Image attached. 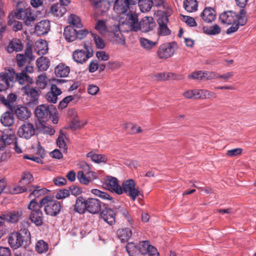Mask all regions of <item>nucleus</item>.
<instances>
[{
	"label": "nucleus",
	"instance_id": "nucleus-1",
	"mask_svg": "<svg viewBox=\"0 0 256 256\" xmlns=\"http://www.w3.org/2000/svg\"><path fill=\"white\" fill-rule=\"evenodd\" d=\"M126 20L121 19L120 24L122 26L126 25L128 30L138 32L140 30L143 32L152 30L156 24L152 16H144L139 22L138 15L136 13L126 14Z\"/></svg>",
	"mask_w": 256,
	"mask_h": 256
},
{
	"label": "nucleus",
	"instance_id": "nucleus-2",
	"mask_svg": "<svg viewBox=\"0 0 256 256\" xmlns=\"http://www.w3.org/2000/svg\"><path fill=\"white\" fill-rule=\"evenodd\" d=\"M24 80H27L29 82H32V80L24 73L16 75L13 69L9 70L7 72H1L0 74V92L7 90L10 86H12L15 82H18L20 84H22Z\"/></svg>",
	"mask_w": 256,
	"mask_h": 256
},
{
	"label": "nucleus",
	"instance_id": "nucleus-3",
	"mask_svg": "<svg viewBox=\"0 0 256 256\" xmlns=\"http://www.w3.org/2000/svg\"><path fill=\"white\" fill-rule=\"evenodd\" d=\"M31 236L28 229L21 228L18 232L10 233L8 236V242L10 247L16 250L20 248L24 242H30Z\"/></svg>",
	"mask_w": 256,
	"mask_h": 256
},
{
	"label": "nucleus",
	"instance_id": "nucleus-4",
	"mask_svg": "<svg viewBox=\"0 0 256 256\" xmlns=\"http://www.w3.org/2000/svg\"><path fill=\"white\" fill-rule=\"evenodd\" d=\"M220 19L222 24L230 25L238 21L240 26H244L247 22L246 12L244 9H241L239 14L230 10L224 12L220 16Z\"/></svg>",
	"mask_w": 256,
	"mask_h": 256
},
{
	"label": "nucleus",
	"instance_id": "nucleus-5",
	"mask_svg": "<svg viewBox=\"0 0 256 256\" xmlns=\"http://www.w3.org/2000/svg\"><path fill=\"white\" fill-rule=\"evenodd\" d=\"M40 204L44 207L46 214L51 216H56L60 212L62 206L60 202L50 196H45L40 200Z\"/></svg>",
	"mask_w": 256,
	"mask_h": 256
},
{
	"label": "nucleus",
	"instance_id": "nucleus-6",
	"mask_svg": "<svg viewBox=\"0 0 256 256\" xmlns=\"http://www.w3.org/2000/svg\"><path fill=\"white\" fill-rule=\"evenodd\" d=\"M41 208L40 202H37L34 198L30 202L28 206V209L31 210L29 216L30 220L38 226L43 224L44 216Z\"/></svg>",
	"mask_w": 256,
	"mask_h": 256
},
{
	"label": "nucleus",
	"instance_id": "nucleus-7",
	"mask_svg": "<svg viewBox=\"0 0 256 256\" xmlns=\"http://www.w3.org/2000/svg\"><path fill=\"white\" fill-rule=\"evenodd\" d=\"M56 112V108L54 105L43 104L36 108L34 114L40 121L44 122L47 121L50 117Z\"/></svg>",
	"mask_w": 256,
	"mask_h": 256
},
{
	"label": "nucleus",
	"instance_id": "nucleus-8",
	"mask_svg": "<svg viewBox=\"0 0 256 256\" xmlns=\"http://www.w3.org/2000/svg\"><path fill=\"white\" fill-rule=\"evenodd\" d=\"M14 15L18 19L22 20L26 26H31L36 18L30 7L17 8Z\"/></svg>",
	"mask_w": 256,
	"mask_h": 256
},
{
	"label": "nucleus",
	"instance_id": "nucleus-9",
	"mask_svg": "<svg viewBox=\"0 0 256 256\" xmlns=\"http://www.w3.org/2000/svg\"><path fill=\"white\" fill-rule=\"evenodd\" d=\"M84 50L78 49L72 53V59L78 64H83L93 56V50L90 46L84 44Z\"/></svg>",
	"mask_w": 256,
	"mask_h": 256
},
{
	"label": "nucleus",
	"instance_id": "nucleus-10",
	"mask_svg": "<svg viewBox=\"0 0 256 256\" xmlns=\"http://www.w3.org/2000/svg\"><path fill=\"white\" fill-rule=\"evenodd\" d=\"M121 190L122 194H126L132 200H135L136 197L140 194V190L136 188V183L132 179L124 182Z\"/></svg>",
	"mask_w": 256,
	"mask_h": 256
},
{
	"label": "nucleus",
	"instance_id": "nucleus-11",
	"mask_svg": "<svg viewBox=\"0 0 256 256\" xmlns=\"http://www.w3.org/2000/svg\"><path fill=\"white\" fill-rule=\"evenodd\" d=\"M176 43L166 42L161 44L156 52V56L160 59H167L170 58L174 53Z\"/></svg>",
	"mask_w": 256,
	"mask_h": 256
},
{
	"label": "nucleus",
	"instance_id": "nucleus-12",
	"mask_svg": "<svg viewBox=\"0 0 256 256\" xmlns=\"http://www.w3.org/2000/svg\"><path fill=\"white\" fill-rule=\"evenodd\" d=\"M22 90L26 96V103L30 106H32L38 103L39 91L37 88H30L28 84Z\"/></svg>",
	"mask_w": 256,
	"mask_h": 256
},
{
	"label": "nucleus",
	"instance_id": "nucleus-13",
	"mask_svg": "<svg viewBox=\"0 0 256 256\" xmlns=\"http://www.w3.org/2000/svg\"><path fill=\"white\" fill-rule=\"evenodd\" d=\"M54 82H56V84H52L50 91L46 94L45 97L48 102L56 104L57 102L58 96H60L62 92L60 89L57 87L56 84L64 83L66 81L62 79H54Z\"/></svg>",
	"mask_w": 256,
	"mask_h": 256
},
{
	"label": "nucleus",
	"instance_id": "nucleus-14",
	"mask_svg": "<svg viewBox=\"0 0 256 256\" xmlns=\"http://www.w3.org/2000/svg\"><path fill=\"white\" fill-rule=\"evenodd\" d=\"M130 4H128L126 0H116L114 4V10L115 12L119 14L124 15V16L120 18L119 20V24L120 26H123L120 24V20L121 19L126 20V15L134 13V12H131L127 13L128 10H130Z\"/></svg>",
	"mask_w": 256,
	"mask_h": 256
},
{
	"label": "nucleus",
	"instance_id": "nucleus-15",
	"mask_svg": "<svg viewBox=\"0 0 256 256\" xmlns=\"http://www.w3.org/2000/svg\"><path fill=\"white\" fill-rule=\"evenodd\" d=\"M124 26H126V30H128L126 25L120 26L119 24L111 28L110 32H111L110 36L112 42L120 45H124L126 44L124 38L120 30V29L122 28Z\"/></svg>",
	"mask_w": 256,
	"mask_h": 256
},
{
	"label": "nucleus",
	"instance_id": "nucleus-16",
	"mask_svg": "<svg viewBox=\"0 0 256 256\" xmlns=\"http://www.w3.org/2000/svg\"><path fill=\"white\" fill-rule=\"evenodd\" d=\"M35 134V129L32 124L24 122L18 128V134L20 138L29 139Z\"/></svg>",
	"mask_w": 256,
	"mask_h": 256
},
{
	"label": "nucleus",
	"instance_id": "nucleus-17",
	"mask_svg": "<svg viewBox=\"0 0 256 256\" xmlns=\"http://www.w3.org/2000/svg\"><path fill=\"white\" fill-rule=\"evenodd\" d=\"M158 24V34L160 36H166L170 34L171 31L168 28L167 24L168 21L166 15H162L157 20Z\"/></svg>",
	"mask_w": 256,
	"mask_h": 256
},
{
	"label": "nucleus",
	"instance_id": "nucleus-18",
	"mask_svg": "<svg viewBox=\"0 0 256 256\" xmlns=\"http://www.w3.org/2000/svg\"><path fill=\"white\" fill-rule=\"evenodd\" d=\"M87 212L92 214H98L102 209V202L96 198H89L87 200Z\"/></svg>",
	"mask_w": 256,
	"mask_h": 256
},
{
	"label": "nucleus",
	"instance_id": "nucleus-19",
	"mask_svg": "<svg viewBox=\"0 0 256 256\" xmlns=\"http://www.w3.org/2000/svg\"><path fill=\"white\" fill-rule=\"evenodd\" d=\"M106 185L108 188L114 192L118 194H122L121 186L118 184V180L116 178L108 176L106 180Z\"/></svg>",
	"mask_w": 256,
	"mask_h": 256
},
{
	"label": "nucleus",
	"instance_id": "nucleus-20",
	"mask_svg": "<svg viewBox=\"0 0 256 256\" xmlns=\"http://www.w3.org/2000/svg\"><path fill=\"white\" fill-rule=\"evenodd\" d=\"M23 48L24 45L22 42L18 38H14L9 42L6 50L9 54H12L14 52H21Z\"/></svg>",
	"mask_w": 256,
	"mask_h": 256
},
{
	"label": "nucleus",
	"instance_id": "nucleus-21",
	"mask_svg": "<svg viewBox=\"0 0 256 256\" xmlns=\"http://www.w3.org/2000/svg\"><path fill=\"white\" fill-rule=\"evenodd\" d=\"M200 16L204 22L210 23L215 20L216 12L213 8L206 7L201 13Z\"/></svg>",
	"mask_w": 256,
	"mask_h": 256
},
{
	"label": "nucleus",
	"instance_id": "nucleus-22",
	"mask_svg": "<svg viewBox=\"0 0 256 256\" xmlns=\"http://www.w3.org/2000/svg\"><path fill=\"white\" fill-rule=\"evenodd\" d=\"M114 210L110 208H106L100 214V216L104 220L111 226L116 222Z\"/></svg>",
	"mask_w": 256,
	"mask_h": 256
},
{
	"label": "nucleus",
	"instance_id": "nucleus-23",
	"mask_svg": "<svg viewBox=\"0 0 256 256\" xmlns=\"http://www.w3.org/2000/svg\"><path fill=\"white\" fill-rule=\"evenodd\" d=\"M50 23L48 20H42L38 22L35 26V30L39 36H42L48 33L50 30Z\"/></svg>",
	"mask_w": 256,
	"mask_h": 256
},
{
	"label": "nucleus",
	"instance_id": "nucleus-24",
	"mask_svg": "<svg viewBox=\"0 0 256 256\" xmlns=\"http://www.w3.org/2000/svg\"><path fill=\"white\" fill-rule=\"evenodd\" d=\"M87 200H86L82 196L78 197L74 205V210L80 214H82L87 211Z\"/></svg>",
	"mask_w": 256,
	"mask_h": 256
},
{
	"label": "nucleus",
	"instance_id": "nucleus-25",
	"mask_svg": "<svg viewBox=\"0 0 256 256\" xmlns=\"http://www.w3.org/2000/svg\"><path fill=\"white\" fill-rule=\"evenodd\" d=\"M66 6L64 5L61 2L57 3L51 7L50 12L54 16L60 18L66 12Z\"/></svg>",
	"mask_w": 256,
	"mask_h": 256
},
{
	"label": "nucleus",
	"instance_id": "nucleus-26",
	"mask_svg": "<svg viewBox=\"0 0 256 256\" xmlns=\"http://www.w3.org/2000/svg\"><path fill=\"white\" fill-rule=\"evenodd\" d=\"M70 68L65 64L61 63L58 64L55 68L54 73L57 77L66 78L70 74Z\"/></svg>",
	"mask_w": 256,
	"mask_h": 256
},
{
	"label": "nucleus",
	"instance_id": "nucleus-27",
	"mask_svg": "<svg viewBox=\"0 0 256 256\" xmlns=\"http://www.w3.org/2000/svg\"><path fill=\"white\" fill-rule=\"evenodd\" d=\"M15 113L17 118L20 120H26L30 116V111L26 106L20 105L16 108Z\"/></svg>",
	"mask_w": 256,
	"mask_h": 256
},
{
	"label": "nucleus",
	"instance_id": "nucleus-28",
	"mask_svg": "<svg viewBox=\"0 0 256 256\" xmlns=\"http://www.w3.org/2000/svg\"><path fill=\"white\" fill-rule=\"evenodd\" d=\"M34 50L39 55L46 54L48 52V46L46 40H38L34 45Z\"/></svg>",
	"mask_w": 256,
	"mask_h": 256
},
{
	"label": "nucleus",
	"instance_id": "nucleus-29",
	"mask_svg": "<svg viewBox=\"0 0 256 256\" xmlns=\"http://www.w3.org/2000/svg\"><path fill=\"white\" fill-rule=\"evenodd\" d=\"M2 141L4 144L12 146L13 144L17 141V138L12 130L9 129L7 133L2 134Z\"/></svg>",
	"mask_w": 256,
	"mask_h": 256
},
{
	"label": "nucleus",
	"instance_id": "nucleus-30",
	"mask_svg": "<svg viewBox=\"0 0 256 256\" xmlns=\"http://www.w3.org/2000/svg\"><path fill=\"white\" fill-rule=\"evenodd\" d=\"M196 95L197 100L198 99H210L211 98H216V93L206 89H196Z\"/></svg>",
	"mask_w": 256,
	"mask_h": 256
},
{
	"label": "nucleus",
	"instance_id": "nucleus-31",
	"mask_svg": "<svg viewBox=\"0 0 256 256\" xmlns=\"http://www.w3.org/2000/svg\"><path fill=\"white\" fill-rule=\"evenodd\" d=\"M64 36L68 42H73L76 39V30L71 26H67L64 30Z\"/></svg>",
	"mask_w": 256,
	"mask_h": 256
},
{
	"label": "nucleus",
	"instance_id": "nucleus-32",
	"mask_svg": "<svg viewBox=\"0 0 256 256\" xmlns=\"http://www.w3.org/2000/svg\"><path fill=\"white\" fill-rule=\"evenodd\" d=\"M0 122L4 126H10L14 123L13 114L10 112H4L0 118Z\"/></svg>",
	"mask_w": 256,
	"mask_h": 256
},
{
	"label": "nucleus",
	"instance_id": "nucleus-33",
	"mask_svg": "<svg viewBox=\"0 0 256 256\" xmlns=\"http://www.w3.org/2000/svg\"><path fill=\"white\" fill-rule=\"evenodd\" d=\"M117 235L122 242L128 241L132 236V232L129 228L119 229L117 232Z\"/></svg>",
	"mask_w": 256,
	"mask_h": 256
},
{
	"label": "nucleus",
	"instance_id": "nucleus-34",
	"mask_svg": "<svg viewBox=\"0 0 256 256\" xmlns=\"http://www.w3.org/2000/svg\"><path fill=\"white\" fill-rule=\"evenodd\" d=\"M36 64L40 71L46 70L50 66V61L46 57L42 56L36 60Z\"/></svg>",
	"mask_w": 256,
	"mask_h": 256
},
{
	"label": "nucleus",
	"instance_id": "nucleus-35",
	"mask_svg": "<svg viewBox=\"0 0 256 256\" xmlns=\"http://www.w3.org/2000/svg\"><path fill=\"white\" fill-rule=\"evenodd\" d=\"M86 156L87 158H90L93 162L96 163L105 162L107 160L106 156L96 154L92 152L88 153Z\"/></svg>",
	"mask_w": 256,
	"mask_h": 256
},
{
	"label": "nucleus",
	"instance_id": "nucleus-36",
	"mask_svg": "<svg viewBox=\"0 0 256 256\" xmlns=\"http://www.w3.org/2000/svg\"><path fill=\"white\" fill-rule=\"evenodd\" d=\"M140 46L146 50H150L154 48L158 44L156 42H153L144 38H140Z\"/></svg>",
	"mask_w": 256,
	"mask_h": 256
},
{
	"label": "nucleus",
	"instance_id": "nucleus-37",
	"mask_svg": "<svg viewBox=\"0 0 256 256\" xmlns=\"http://www.w3.org/2000/svg\"><path fill=\"white\" fill-rule=\"evenodd\" d=\"M8 25L11 26L12 30L16 32L20 31L22 28V24L20 22H19L14 18L9 16L8 20Z\"/></svg>",
	"mask_w": 256,
	"mask_h": 256
},
{
	"label": "nucleus",
	"instance_id": "nucleus-38",
	"mask_svg": "<svg viewBox=\"0 0 256 256\" xmlns=\"http://www.w3.org/2000/svg\"><path fill=\"white\" fill-rule=\"evenodd\" d=\"M202 29L204 34L210 36L218 34L221 32L220 28L216 24L210 27L204 26Z\"/></svg>",
	"mask_w": 256,
	"mask_h": 256
},
{
	"label": "nucleus",
	"instance_id": "nucleus-39",
	"mask_svg": "<svg viewBox=\"0 0 256 256\" xmlns=\"http://www.w3.org/2000/svg\"><path fill=\"white\" fill-rule=\"evenodd\" d=\"M184 9L188 12L196 10L198 2L196 0H185L184 2Z\"/></svg>",
	"mask_w": 256,
	"mask_h": 256
},
{
	"label": "nucleus",
	"instance_id": "nucleus-40",
	"mask_svg": "<svg viewBox=\"0 0 256 256\" xmlns=\"http://www.w3.org/2000/svg\"><path fill=\"white\" fill-rule=\"evenodd\" d=\"M138 246L139 252L142 254H147L151 250V248H154L152 246L149 244L148 240L140 242Z\"/></svg>",
	"mask_w": 256,
	"mask_h": 256
},
{
	"label": "nucleus",
	"instance_id": "nucleus-41",
	"mask_svg": "<svg viewBox=\"0 0 256 256\" xmlns=\"http://www.w3.org/2000/svg\"><path fill=\"white\" fill-rule=\"evenodd\" d=\"M126 250L130 256H136L139 252L138 245L134 242H128Z\"/></svg>",
	"mask_w": 256,
	"mask_h": 256
},
{
	"label": "nucleus",
	"instance_id": "nucleus-42",
	"mask_svg": "<svg viewBox=\"0 0 256 256\" xmlns=\"http://www.w3.org/2000/svg\"><path fill=\"white\" fill-rule=\"evenodd\" d=\"M35 249L38 254H42L48 250V245L44 240H40L36 243Z\"/></svg>",
	"mask_w": 256,
	"mask_h": 256
},
{
	"label": "nucleus",
	"instance_id": "nucleus-43",
	"mask_svg": "<svg viewBox=\"0 0 256 256\" xmlns=\"http://www.w3.org/2000/svg\"><path fill=\"white\" fill-rule=\"evenodd\" d=\"M138 4L142 12H148L152 4V0H139Z\"/></svg>",
	"mask_w": 256,
	"mask_h": 256
},
{
	"label": "nucleus",
	"instance_id": "nucleus-44",
	"mask_svg": "<svg viewBox=\"0 0 256 256\" xmlns=\"http://www.w3.org/2000/svg\"><path fill=\"white\" fill-rule=\"evenodd\" d=\"M20 216V213L18 212H14L6 214V222L12 223L16 222L18 221Z\"/></svg>",
	"mask_w": 256,
	"mask_h": 256
},
{
	"label": "nucleus",
	"instance_id": "nucleus-45",
	"mask_svg": "<svg viewBox=\"0 0 256 256\" xmlns=\"http://www.w3.org/2000/svg\"><path fill=\"white\" fill-rule=\"evenodd\" d=\"M68 22L77 28H81L82 24L79 16L75 14H70L68 18Z\"/></svg>",
	"mask_w": 256,
	"mask_h": 256
},
{
	"label": "nucleus",
	"instance_id": "nucleus-46",
	"mask_svg": "<svg viewBox=\"0 0 256 256\" xmlns=\"http://www.w3.org/2000/svg\"><path fill=\"white\" fill-rule=\"evenodd\" d=\"M48 80L44 74H41L38 77L36 81V84L40 89L43 90L46 88L48 84Z\"/></svg>",
	"mask_w": 256,
	"mask_h": 256
},
{
	"label": "nucleus",
	"instance_id": "nucleus-47",
	"mask_svg": "<svg viewBox=\"0 0 256 256\" xmlns=\"http://www.w3.org/2000/svg\"><path fill=\"white\" fill-rule=\"evenodd\" d=\"M94 28L102 34H105L107 32H110V30L107 29L105 22L102 20H98L97 21Z\"/></svg>",
	"mask_w": 256,
	"mask_h": 256
},
{
	"label": "nucleus",
	"instance_id": "nucleus-48",
	"mask_svg": "<svg viewBox=\"0 0 256 256\" xmlns=\"http://www.w3.org/2000/svg\"><path fill=\"white\" fill-rule=\"evenodd\" d=\"M86 175L87 174H84V171H78V172L77 178L81 184L88 185L91 181L90 175H88V176Z\"/></svg>",
	"mask_w": 256,
	"mask_h": 256
},
{
	"label": "nucleus",
	"instance_id": "nucleus-49",
	"mask_svg": "<svg viewBox=\"0 0 256 256\" xmlns=\"http://www.w3.org/2000/svg\"><path fill=\"white\" fill-rule=\"evenodd\" d=\"M91 192L104 200H112V198L107 192H102L98 189H92Z\"/></svg>",
	"mask_w": 256,
	"mask_h": 256
},
{
	"label": "nucleus",
	"instance_id": "nucleus-50",
	"mask_svg": "<svg viewBox=\"0 0 256 256\" xmlns=\"http://www.w3.org/2000/svg\"><path fill=\"white\" fill-rule=\"evenodd\" d=\"M66 136L64 134H60L56 140V144L58 146L62 149L63 152H66L67 150V146L65 140Z\"/></svg>",
	"mask_w": 256,
	"mask_h": 256
},
{
	"label": "nucleus",
	"instance_id": "nucleus-51",
	"mask_svg": "<svg viewBox=\"0 0 256 256\" xmlns=\"http://www.w3.org/2000/svg\"><path fill=\"white\" fill-rule=\"evenodd\" d=\"M94 40V41L96 48L103 49L105 47L104 40L96 34L92 33Z\"/></svg>",
	"mask_w": 256,
	"mask_h": 256
},
{
	"label": "nucleus",
	"instance_id": "nucleus-52",
	"mask_svg": "<svg viewBox=\"0 0 256 256\" xmlns=\"http://www.w3.org/2000/svg\"><path fill=\"white\" fill-rule=\"evenodd\" d=\"M126 130L130 134L140 133L142 132L140 127L132 124H128L125 126Z\"/></svg>",
	"mask_w": 256,
	"mask_h": 256
},
{
	"label": "nucleus",
	"instance_id": "nucleus-53",
	"mask_svg": "<svg viewBox=\"0 0 256 256\" xmlns=\"http://www.w3.org/2000/svg\"><path fill=\"white\" fill-rule=\"evenodd\" d=\"M86 122L80 121L77 118L72 120L70 126V128L74 130L80 128L86 124Z\"/></svg>",
	"mask_w": 256,
	"mask_h": 256
},
{
	"label": "nucleus",
	"instance_id": "nucleus-54",
	"mask_svg": "<svg viewBox=\"0 0 256 256\" xmlns=\"http://www.w3.org/2000/svg\"><path fill=\"white\" fill-rule=\"evenodd\" d=\"M32 180V175L30 172H25L22 174V178L20 179V182L22 184L26 185L30 183Z\"/></svg>",
	"mask_w": 256,
	"mask_h": 256
},
{
	"label": "nucleus",
	"instance_id": "nucleus-55",
	"mask_svg": "<svg viewBox=\"0 0 256 256\" xmlns=\"http://www.w3.org/2000/svg\"><path fill=\"white\" fill-rule=\"evenodd\" d=\"M39 188L40 187L38 186L36 187V188L30 194L29 197L30 198H32L33 196L34 197H38L46 194L47 192L46 188L39 189Z\"/></svg>",
	"mask_w": 256,
	"mask_h": 256
},
{
	"label": "nucleus",
	"instance_id": "nucleus-56",
	"mask_svg": "<svg viewBox=\"0 0 256 256\" xmlns=\"http://www.w3.org/2000/svg\"><path fill=\"white\" fill-rule=\"evenodd\" d=\"M96 56L98 59L101 61L108 60L110 56L109 54L104 51H98L96 52Z\"/></svg>",
	"mask_w": 256,
	"mask_h": 256
},
{
	"label": "nucleus",
	"instance_id": "nucleus-57",
	"mask_svg": "<svg viewBox=\"0 0 256 256\" xmlns=\"http://www.w3.org/2000/svg\"><path fill=\"white\" fill-rule=\"evenodd\" d=\"M34 72V68L32 66H27L24 70H23L20 73H16V75H18V74H22V73H24V74H25L27 76H28L29 78H30L32 80V82H29L27 80H24V83L22 84H24L25 82H27L28 84H32L34 82L33 80V79L31 77H30L27 74L26 72H28V73H32V72Z\"/></svg>",
	"mask_w": 256,
	"mask_h": 256
},
{
	"label": "nucleus",
	"instance_id": "nucleus-58",
	"mask_svg": "<svg viewBox=\"0 0 256 256\" xmlns=\"http://www.w3.org/2000/svg\"><path fill=\"white\" fill-rule=\"evenodd\" d=\"M196 89L190 90L184 92L183 96L186 98L197 100Z\"/></svg>",
	"mask_w": 256,
	"mask_h": 256
},
{
	"label": "nucleus",
	"instance_id": "nucleus-59",
	"mask_svg": "<svg viewBox=\"0 0 256 256\" xmlns=\"http://www.w3.org/2000/svg\"><path fill=\"white\" fill-rule=\"evenodd\" d=\"M182 16V21L186 24L190 26H196V22L194 18L186 16Z\"/></svg>",
	"mask_w": 256,
	"mask_h": 256
},
{
	"label": "nucleus",
	"instance_id": "nucleus-60",
	"mask_svg": "<svg viewBox=\"0 0 256 256\" xmlns=\"http://www.w3.org/2000/svg\"><path fill=\"white\" fill-rule=\"evenodd\" d=\"M70 195V191L66 189H63L59 190L56 194V198L58 200L64 198Z\"/></svg>",
	"mask_w": 256,
	"mask_h": 256
},
{
	"label": "nucleus",
	"instance_id": "nucleus-61",
	"mask_svg": "<svg viewBox=\"0 0 256 256\" xmlns=\"http://www.w3.org/2000/svg\"><path fill=\"white\" fill-rule=\"evenodd\" d=\"M202 80H208L217 78V73L211 72H202Z\"/></svg>",
	"mask_w": 256,
	"mask_h": 256
},
{
	"label": "nucleus",
	"instance_id": "nucleus-62",
	"mask_svg": "<svg viewBox=\"0 0 256 256\" xmlns=\"http://www.w3.org/2000/svg\"><path fill=\"white\" fill-rule=\"evenodd\" d=\"M73 100V97L71 96H66L62 101H60L58 104V108L63 109L66 107L68 104Z\"/></svg>",
	"mask_w": 256,
	"mask_h": 256
},
{
	"label": "nucleus",
	"instance_id": "nucleus-63",
	"mask_svg": "<svg viewBox=\"0 0 256 256\" xmlns=\"http://www.w3.org/2000/svg\"><path fill=\"white\" fill-rule=\"evenodd\" d=\"M202 76H204L202 72L199 70L192 73L188 75V78L194 80H202Z\"/></svg>",
	"mask_w": 256,
	"mask_h": 256
},
{
	"label": "nucleus",
	"instance_id": "nucleus-64",
	"mask_svg": "<svg viewBox=\"0 0 256 256\" xmlns=\"http://www.w3.org/2000/svg\"><path fill=\"white\" fill-rule=\"evenodd\" d=\"M98 68V64L96 60H92L88 66V70L90 72H94Z\"/></svg>",
	"mask_w": 256,
	"mask_h": 256
}]
</instances>
